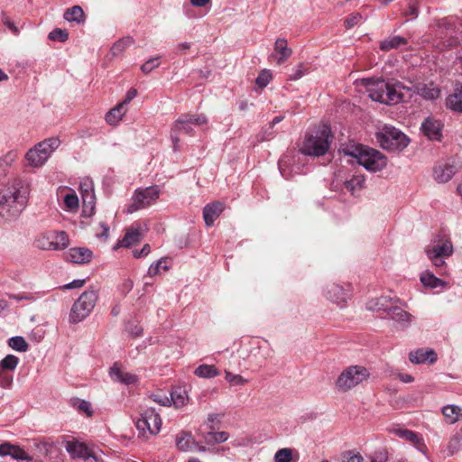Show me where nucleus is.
I'll return each instance as SVG.
<instances>
[{
  "label": "nucleus",
  "mask_w": 462,
  "mask_h": 462,
  "mask_svg": "<svg viewBox=\"0 0 462 462\" xmlns=\"http://www.w3.org/2000/svg\"><path fill=\"white\" fill-rule=\"evenodd\" d=\"M30 185L23 180L15 181L10 188L0 192V216L12 220L26 208Z\"/></svg>",
  "instance_id": "obj_1"
},
{
  "label": "nucleus",
  "mask_w": 462,
  "mask_h": 462,
  "mask_svg": "<svg viewBox=\"0 0 462 462\" xmlns=\"http://www.w3.org/2000/svg\"><path fill=\"white\" fill-rule=\"evenodd\" d=\"M371 99L387 106L404 101L405 87L401 83L390 84L383 79H365L362 80Z\"/></svg>",
  "instance_id": "obj_2"
},
{
  "label": "nucleus",
  "mask_w": 462,
  "mask_h": 462,
  "mask_svg": "<svg viewBox=\"0 0 462 462\" xmlns=\"http://www.w3.org/2000/svg\"><path fill=\"white\" fill-rule=\"evenodd\" d=\"M332 138L329 126L320 125L306 134L300 152L309 156H323L328 151Z\"/></svg>",
  "instance_id": "obj_3"
},
{
  "label": "nucleus",
  "mask_w": 462,
  "mask_h": 462,
  "mask_svg": "<svg viewBox=\"0 0 462 462\" xmlns=\"http://www.w3.org/2000/svg\"><path fill=\"white\" fill-rule=\"evenodd\" d=\"M343 151L371 172L380 171L387 165V158L381 152L364 145L346 147Z\"/></svg>",
  "instance_id": "obj_4"
},
{
  "label": "nucleus",
  "mask_w": 462,
  "mask_h": 462,
  "mask_svg": "<svg viewBox=\"0 0 462 462\" xmlns=\"http://www.w3.org/2000/svg\"><path fill=\"white\" fill-rule=\"evenodd\" d=\"M97 299V291L90 289L84 291L71 307L69 315V322L77 324L87 319L94 310Z\"/></svg>",
  "instance_id": "obj_5"
},
{
  "label": "nucleus",
  "mask_w": 462,
  "mask_h": 462,
  "mask_svg": "<svg viewBox=\"0 0 462 462\" xmlns=\"http://www.w3.org/2000/svg\"><path fill=\"white\" fill-rule=\"evenodd\" d=\"M369 370L363 365H350L345 368L336 381L337 388L343 393L348 392L367 381Z\"/></svg>",
  "instance_id": "obj_6"
},
{
  "label": "nucleus",
  "mask_w": 462,
  "mask_h": 462,
  "mask_svg": "<svg viewBox=\"0 0 462 462\" xmlns=\"http://www.w3.org/2000/svg\"><path fill=\"white\" fill-rule=\"evenodd\" d=\"M60 144L58 138L46 139L37 143L25 155L28 164L35 168L42 166Z\"/></svg>",
  "instance_id": "obj_7"
},
{
  "label": "nucleus",
  "mask_w": 462,
  "mask_h": 462,
  "mask_svg": "<svg viewBox=\"0 0 462 462\" xmlns=\"http://www.w3.org/2000/svg\"><path fill=\"white\" fill-rule=\"evenodd\" d=\"M208 123V118L204 115H182L180 116L171 131V139L173 143L174 150L177 149L180 141L179 134L183 132L186 134L193 135V125H203Z\"/></svg>",
  "instance_id": "obj_8"
},
{
  "label": "nucleus",
  "mask_w": 462,
  "mask_h": 462,
  "mask_svg": "<svg viewBox=\"0 0 462 462\" xmlns=\"http://www.w3.org/2000/svg\"><path fill=\"white\" fill-rule=\"evenodd\" d=\"M160 194L161 189L157 185L135 189L132 197V203L128 206L126 212L131 214L153 205Z\"/></svg>",
  "instance_id": "obj_9"
},
{
  "label": "nucleus",
  "mask_w": 462,
  "mask_h": 462,
  "mask_svg": "<svg viewBox=\"0 0 462 462\" xmlns=\"http://www.w3.org/2000/svg\"><path fill=\"white\" fill-rule=\"evenodd\" d=\"M377 140L383 149L402 150L409 144V138L393 126L385 125L377 134Z\"/></svg>",
  "instance_id": "obj_10"
},
{
  "label": "nucleus",
  "mask_w": 462,
  "mask_h": 462,
  "mask_svg": "<svg viewBox=\"0 0 462 462\" xmlns=\"http://www.w3.org/2000/svg\"><path fill=\"white\" fill-rule=\"evenodd\" d=\"M161 417L153 408L146 409L141 414V418L136 421V428L143 435H145L146 432L157 434L161 430Z\"/></svg>",
  "instance_id": "obj_11"
},
{
  "label": "nucleus",
  "mask_w": 462,
  "mask_h": 462,
  "mask_svg": "<svg viewBox=\"0 0 462 462\" xmlns=\"http://www.w3.org/2000/svg\"><path fill=\"white\" fill-rule=\"evenodd\" d=\"M452 18H444L439 21V26L446 32L443 44L448 47H453L462 42V23L458 26Z\"/></svg>",
  "instance_id": "obj_12"
},
{
  "label": "nucleus",
  "mask_w": 462,
  "mask_h": 462,
  "mask_svg": "<svg viewBox=\"0 0 462 462\" xmlns=\"http://www.w3.org/2000/svg\"><path fill=\"white\" fill-rule=\"evenodd\" d=\"M461 168V164L455 160L439 162L433 169V176L437 182L446 183Z\"/></svg>",
  "instance_id": "obj_13"
},
{
  "label": "nucleus",
  "mask_w": 462,
  "mask_h": 462,
  "mask_svg": "<svg viewBox=\"0 0 462 462\" xmlns=\"http://www.w3.org/2000/svg\"><path fill=\"white\" fill-rule=\"evenodd\" d=\"M39 243V246L44 250H62L69 245V237L64 231H59L43 237Z\"/></svg>",
  "instance_id": "obj_14"
},
{
  "label": "nucleus",
  "mask_w": 462,
  "mask_h": 462,
  "mask_svg": "<svg viewBox=\"0 0 462 462\" xmlns=\"http://www.w3.org/2000/svg\"><path fill=\"white\" fill-rule=\"evenodd\" d=\"M0 456H10L12 458L23 462L32 461V456H30L23 448L11 444L10 442H4L0 444Z\"/></svg>",
  "instance_id": "obj_15"
},
{
  "label": "nucleus",
  "mask_w": 462,
  "mask_h": 462,
  "mask_svg": "<svg viewBox=\"0 0 462 462\" xmlns=\"http://www.w3.org/2000/svg\"><path fill=\"white\" fill-rule=\"evenodd\" d=\"M443 124L440 120L427 117L421 124L422 133L430 140L439 141L442 136Z\"/></svg>",
  "instance_id": "obj_16"
},
{
  "label": "nucleus",
  "mask_w": 462,
  "mask_h": 462,
  "mask_svg": "<svg viewBox=\"0 0 462 462\" xmlns=\"http://www.w3.org/2000/svg\"><path fill=\"white\" fill-rule=\"evenodd\" d=\"M292 54V50L288 47L287 40L278 38L274 43V51L270 55V59L276 60L277 64L284 63Z\"/></svg>",
  "instance_id": "obj_17"
},
{
  "label": "nucleus",
  "mask_w": 462,
  "mask_h": 462,
  "mask_svg": "<svg viewBox=\"0 0 462 462\" xmlns=\"http://www.w3.org/2000/svg\"><path fill=\"white\" fill-rule=\"evenodd\" d=\"M409 360L412 364H433L437 361V354L433 349L419 348L409 354Z\"/></svg>",
  "instance_id": "obj_18"
},
{
  "label": "nucleus",
  "mask_w": 462,
  "mask_h": 462,
  "mask_svg": "<svg viewBox=\"0 0 462 462\" xmlns=\"http://www.w3.org/2000/svg\"><path fill=\"white\" fill-rule=\"evenodd\" d=\"M325 296L328 300L335 302L341 308L346 302L348 295L342 286L332 283L327 286Z\"/></svg>",
  "instance_id": "obj_19"
},
{
  "label": "nucleus",
  "mask_w": 462,
  "mask_h": 462,
  "mask_svg": "<svg viewBox=\"0 0 462 462\" xmlns=\"http://www.w3.org/2000/svg\"><path fill=\"white\" fill-rule=\"evenodd\" d=\"M65 448L72 458L88 459L93 457L91 450L82 442L67 441Z\"/></svg>",
  "instance_id": "obj_20"
},
{
  "label": "nucleus",
  "mask_w": 462,
  "mask_h": 462,
  "mask_svg": "<svg viewBox=\"0 0 462 462\" xmlns=\"http://www.w3.org/2000/svg\"><path fill=\"white\" fill-rule=\"evenodd\" d=\"M397 301V299L394 300L389 296H382L376 299H373L369 300L366 304V308L372 311H383L386 312L387 315L390 312L391 308H393L394 303Z\"/></svg>",
  "instance_id": "obj_21"
},
{
  "label": "nucleus",
  "mask_w": 462,
  "mask_h": 462,
  "mask_svg": "<svg viewBox=\"0 0 462 462\" xmlns=\"http://www.w3.org/2000/svg\"><path fill=\"white\" fill-rule=\"evenodd\" d=\"M387 317L395 321L401 328H408L412 321V316L396 305L391 308Z\"/></svg>",
  "instance_id": "obj_22"
},
{
  "label": "nucleus",
  "mask_w": 462,
  "mask_h": 462,
  "mask_svg": "<svg viewBox=\"0 0 462 462\" xmlns=\"http://www.w3.org/2000/svg\"><path fill=\"white\" fill-rule=\"evenodd\" d=\"M223 210L224 204L219 201L208 204L203 210V218L206 225L208 226H211Z\"/></svg>",
  "instance_id": "obj_23"
},
{
  "label": "nucleus",
  "mask_w": 462,
  "mask_h": 462,
  "mask_svg": "<svg viewBox=\"0 0 462 462\" xmlns=\"http://www.w3.org/2000/svg\"><path fill=\"white\" fill-rule=\"evenodd\" d=\"M110 376L114 381L120 382L126 385L134 384L137 382V376L135 374L125 372L116 365L111 367Z\"/></svg>",
  "instance_id": "obj_24"
},
{
  "label": "nucleus",
  "mask_w": 462,
  "mask_h": 462,
  "mask_svg": "<svg viewBox=\"0 0 462 462\" xmlns=\"http://www.w3.org/2000/svg\"><path fill=\"white\" fill-rule=\"evenodd\" d=\"M68 257L76 263H85L92 259V252L85 247H74L69 251Z\"/></svg>",
  "instance_id": "obj_25"
},
{
  "label": "nucleus",
  "mask_w": 462,
  "mask_h": 462,
  "mask_svg": "<svg viewBox=\"0 0 462 462\" xmlns=\"http://www.w3.org/2000/svg\"><path fill=\"white\" fill-rule=\"evenodd\" d=\"M425 253L433 254L434 256H443L447 258L453 254V245L451 241L445 240L441 244L427 247Z\"/></svg>",
  "instance_id": "obj_26"
},
{
  "label": "nucleus",
  "mask_w": 462,
  "mask_h": 462,
  "mask_svg": "<svg viewBox=\"0 0 462 462\" xmlns=\"http://www.w3.org/2000/svg\"><path fill=\"white\" fill-rule=\"evenodd\" d=\"M420 279L423 286L430 289H444L448 285L445 281L436 277L432 273L428 271L421 273Z\"/></svg>",
  "instance_id": "obj_27"
},
{
  "label": "nucleus",
  "mask_w": 462,
  "mask_h": 462,
  "mask_svg": "<svg viewBox=\"0 0 462 462\" xmlns=\"http://www.w3.org/2000/svg\"><path fill=\"white\" fill-rule=\"evenodd\" d=\"M442 414L448 424H454L462 419V408L457 405L448 404L442 408Z\"/></svg>",
  "instance_id": "obj_28"
},
{
  "label": "nucleus",
  "mask_w": 462,
  "mask_h": 462,
  "mask_svg": "<svg viewBox=\"0 0 462 462\" xmlns=\"http://www.w3.org/2000/svg\"><path fill=\"white\" fill-rule=\"evenodd\" d=\"M176 446L179 450L187 452L192 451L194 446H198L190 433L182 432L176 437Z\"/></svg>",
  "instance_id": "obj_29"
},
{
  "label": "nucleus",
  "mask_w": 462,
  "mask_h": 462,
  "mask_svg": "<svg viewBox=\"0 0 462 462\" xmlns=\"http://www.w3.org/2000/svg\"><path fill=\"white\" fill-rule=\"evenodd\" d=\"M446 105L449 109L462 113V85L447 97Z\"/></svg>",
  "instance_id": "obj_30"
},
{
  "label": "nucleus",
  "mask_w": 462,
  "mask_h": 462,
  "mask_svg": "<svg viewBox=\"0 0 462 462\" xmlns=\"http://www.w3.org/2000/svg\"><path fill=\"white\" fill-rule=\"evenodd\" d=\"M127 108L124 104L119 103L106 115V121L111 125H116L125 115Z\"/></svg>",
  "instance_id": "obj_31"
},
{
  "label": "nucleus",
  "mask_w": 462,
  "mask_h": 462,
  "mask_svg": "<svg viewBox=\"0 0 462 462\" xmlns=\"http://www.w3.org/2000/svg\"><path fill=\"white\" fill-rule=\"evenodd\" d=\"M208 429L210 430V431L203 434V439L207 444L223 443L226 441L229 438L228 433L226 431H213V425H209Z\"/></svg>",
  "instance_id": "obj_32"
},
{
  "label": "nucleus",
  "mask_w": 462,
  "mask_h": 462,
  "mask_svg": "<svg viewBox=\"0 0 462 462\" xmlns=\"http://www.w3.org/2000/svg\"><path fill=\"white\" fill-rule=\"evenodd\" d=\"M365 176L362 174H354L350 179L344 180L345 188L354 194L362 189L365 186Z\"/></svg>",
  "instance_id": "obj_33"
},
{
  "label": "nucleus",
  "mask_w": 462,
  "mask_h": 462,
  "mask_svg": "<svg viewBox=\"0 0 462 462\" xmlns=\"http://www.w3.org/2000/svg\"><path fill=\"white\" fill-rule=\"evenodd\" d=\"M63 17L69 22H76L77 23H83L85 22V14L83 9L79 5H74L71 8H68Z\"/></svg>",
  "instance_id": "obj_34"
},
{
  "label": "nucleus",
  "mask_w": 462,
  "mask_h": 462,
  "mask_svg": "<svg viewBox=\"0 0 462 462\" xmlns=\"http://www.w3.org/2000/svg\"><path fill=\"white\" fill-rule=\"evenodd\" d=\"M416 92L425 99L434 100L439 96V89L432 84H420L416 86Z\"/></svg>",
  "instance_id": "obj_35"
},
{
  "label": "nucleus",
  "mask_w": 462,
  "mask_h": 462,
  "mask_svg": "<svg viewBox=\"0 0 462 462\" xmlns=\"http://www.w3.org/2000/svg\"><path fill=\"white\" fill-rule=\"evenodd\" d=\"M141 239V233L138 229L130 228L126 231L123 239L118 243V246L130 247L131 245L138 243Z\"/></svg>",
  "instance_id": "obj_36"
},
{
  "label": "nucleus",
  "mask_w": 462,
  "mask_h": 462,
  "mask_svg": "<svg viewBox=\"0 0 462 462\" xmlns=\"http://www.w3.org/2000/svg\"><path fill=\"white\" fill-rule=\"evenodd\" d=\"M407 44V40L402 36H393L383 40L380 43V49L383 51H388L393 49H397L400 46Z\"/></svg>",
  "instance_id": "obj_37"
},
{
  "label": "nucleus",
  "mask_w": 462,
  "mask_h": 462,
  "mask_svg": "<svg viewBox=\"0 0 462 462\" xmlns=\"http://www.w3.org/2000/svg\"><path fill=\"white\" fill-rule=\"evenodd\" d=\"M194 374L199 378H214L219 374L218 370L212 365H200L194 370Z\"/></svg>",
  "instance_id": "obj_38"
},
{
  "label": "nucleus",
  "mask_w": 462,
  "mask_h": 462,
  "mask_svg": "<svg viewBox=\"0 0 462 462\" xmlns=\"http://www.w3.org/2000/svg\"><path fill=\"white\" fill-rule=\"evenodd\" d=\"M394 433L401 439L412 443L414 446H416L418 448L420 445H422L421 439L419 437V435L411 430L400 428V429L394 430Z\"/></svg>",
  "instance_id": "obj_39"
},
{
  "label": "nucleus",
  "mask_w": 462,
  "mask_h": 462,
  "mask_svg": "<svg viewBox=\"0 0 462 462\" xmlns=\"http://www.w3.org/2000/svg\"><path fill=\"white\" fill-rule=\"evenodd\" d=\"M83 201V213L85 216H91L94 213L96 196L95 192H88L81 195Z\"/></svg>",
  "instance_id": "obj_40"
},
{
  "label": "nucleus",
  "mask_w": 462,
  "mask_h": 462,
  "mask_svg": "<svg viewBox=\"0 0 462 462\" xmlns=\"http://www.w3.org/2000/svg\"><path fill=\"white\" fill-rule=\"evenodd\" d=\"M63 203L67 210L75 211L79 208V201L74 190L69 189L63 197Z\"/></svg>",
  "instance_id": "obj_41"
},
{
  "label": "nucleus",
  "mask_w": 462,
  "mask_h": 462,
  "mask_svg": "<svg viewBox=\"0 0 462 462\" xmlns=\"http://www.w3.org/2000/svg\"><path fill=\"white\" fill-rule=\"evenodd\" d=\"M134 43V40L131 37H124L114 43L111 48V54L117 56L121 54L125 49L130 47Z\"/></svg>",
  "instance_id": "obj_42"
},
{
  "label": "nucleus",
  "mask_w": 462,
  "mask_h": 462,
  "mask_svg": "<svg viewBox=\"0 0 462 462\" xmlns=\"http://www.w3.org/2000/svg\"><path fill=\"white\" fill-rule=\"evenodd\" d=\"M188 397L186 392L183 390H175L171 393V404L172 403L176 408L183 407L187 402Z\"/></svg>",
  "instance_id": "obj_43"
},
{
  "label": "nucleus",
  "mask_w": 462,
  "mask_h": 462,
  "mask_svg": "<svg viewBox=\"0 0 462 462\" xmlns=\"http://www.w3.org/2000/svg\"><path fill=\"white\" fill-rule=\"evenodd\" d=\"M19 363V358L14 355H8L0 362V369L12 372Z\"/></svg>",
  "instance_id": "obj_44"
},
{
  "label": "nucleus",
  "mask_w": 462,
  "mask_h": 462,
  "mask_svg": "<svg viewBox=\"0 0 462 462\" xmlns=\"http://www.w3.org/2000/svg\"><path fill=\"white\" fill-rule=\"evenodd\" d=\"M8 346L14 350L25 352L28 349V343L23 337H13L8 341Z\"/></svg>",
  "instance_id": "obj_45"
},
{
  "label": "nucleus",
  "mask_w": 462,
  "mask_h": 462,
  "mask_svg": "<svg viewBox=\"0 0 462 462\" xmlns=\"http://www.w3.org/2000/svg\"><path fill=\"white\" fill-rule=\"evenodd\" d=\"M48 38L53 42H65L69 39V33L66 30L56 28L49 33Z\"/></svg>",
  "instance_id": "obj_46"
},
{
  "label": "nucleus",
  "mask_w": 462,
  "mask_h": 462,
  "mask_svg": "<svg viewBox=\"0 0 462 462\" xmlns=\"http://www.w3.org/2000/svg\"><path fill=\"white\" fill-rule=\"evenodd\" d=\"M292 459V450L289 448L279 449L274 455L275 462H291Z\"/></svg>",
  "instance_id": "obj_47"
},
{
  "label": "nucleus",
  "mask_w": 462,
  "mask_h": 462,
  "mask_svg": "<svg viewBox=\"0 0 462 462\" xmlns=\"http://www.w3.org/2000/svg\"><path fill=\"white\" fill-rule=\"evenodd\" d=\"M462 448V436H459L457 433L454 435L448 445V449L450 455L457 452Z\"/></svg>",
  "instance_id": "obj_48"
},
{
  "label": "nucleus",
  "mask_w": 462,
  "mask_h": 462,
  "mask_svg": "<svg viewBox=\"0 0 462 462\" xmlns=\"http://www.w3.org/2000/svg\"><path fill=\"white\" fill-rule=\"evenodd\" d=\"M160 59L161 56L149 59L145 63L142 65L141 70L145 74L150 73L160 66Z\"/></svg>",
  "instance_id": "obj_49"
},
{
  "label": "nucleus",
  "mask_w": 462,
  "mask_h": 462,
  "mask_svg": "<svg viewBox=\"0 0 462 462\" xmlns=\"http://www.w3.org/2000/svg\"><path fill=\"white\" fill-rule=\"evenodd\" d=\"M404 16H411V19H415L419 14V2L418 0H409L407 10L403 11Z\"/></svg>",
  "instance_id": "obj_50"
},
{
  "label": "nucleus",
  "mask_w": 462,
  "mask_h": 462,
  "mask_svg": "<svg viewBox=\"0 0 462 462\" xmlns=\"http://www.w3.org/2000/svg\"><path fill=\"white\" fill-rule=\"evenodd\" d=\"M271 79V72L267 69H263L259 73L255 82L260 88H264L269 84Z\"/></svg>",
  "instance_id": "obj_51"
},
{
  "label": "nucleus",
  "mask_w": 462,
  "mask_h": 462,
  "mask_svg": "<svg viewBox=\"0 0 462 462\" xmlns=\"http://www.w3.org/2000/svg\"><path fill=\"white\" fill-rule=\"evenodd\" d=\"M226 380L233 385H244L247 383L240 374H234L228 371H226Z\"/></svg>",
  "instance_id": "obj_52"
},
{
  "label": "nucleus",
  "mask_w": 462,
  "mask_h": 462,
  "mask_svg": "<svg viewBox=\"0 0 462 462\" xmlns=\"http://www.w3.org/2000/svg\"><path fill=\"white\" fill-rule=\"evenodd\" d=\"M13 383V374L11 372L0 369V386L8 388Z\"/></svg>",
  "instance_id": "obj_53"
},
{
  "label": "nucleus",
  "mask_w": 462,
  "mask_h": 462,
  "mask_svg": "<svg viewBox=\"0 0 462 462\" xmlns=\"http://www.w3.org/2000/svg\"><path fill=\"white\" fill-rule=\"evenodd\" d=\"M164 262L163 259H161L159 261H157L156 263H152L148 269V272H147V275L149 277H153L157 274L160 273V270L161 268H163L164 270H167L168 267L166 265H163L162 266V263Z\"/></svg>",
  "instance_id": "obj_54"
},
{
  "label": "nucleus",
  "mask_w": 462,
  "mask_h": 462,
  "mask_svg": "<svg viewBox=\"0 0 462 462\" xmlns=\"http://www.w3.org/2000/svg\"><path fill=\"white\" fill-rule=\"evenodd\" d=\"M16 159V154L14 152H9L0 158V168L10 166Z\"/></svg>",
  "instance_id": "obj_55"
},
{
  "label": "nucleus",
  "mask_w": 462,
  "mask_h": 462,
  "mask_svg": "<svg viewBox=\"0 0 462 462\" xmlns=\"http://www.w3.org/2000/svg\"><path fill=\"white\" fill-rule=\"evenodd\" d=\"M79 190L81 195L94 191L93 181L88 178L82 180L79 184Z\"/></svg>",
  "instance_id": "obj_56"
},
{
  "label": "nucleus",
  "mask_w": 462,
  "mask_h": 462,
  "mask_svg": "<svg viewBox=\"0 0 462 462\" xmlns=\"http://www.w3.org/2000/svg\"><path fill=\"white\" fill-rule=\"evenodd\" d=\"M2 22L12 32L13 34L18 35L20 33V29L18 26L5 14H3Z\"/></svg>",
  "instance_id": "obj_57"
},
{
  "label": "nucleus",
  "mask_w": 462,
  "mask_h": 462,
  "mask_svg": "<svg viewBox=\"0 0 462 462\" xmlns=\"http://www.w3.org/2000/svg\"><path fill=\"white\" fill-rule=\"evenodd\" d=\"M53 447L54 443L52 441H50L49 439H42L37 445L39 450L44 455H48L51 451Z\"/></svg>",
  "instance_id": "obj_58"
},
{
  "label": "nucleus",
  "mask_w": 462,
  "mask_h": 462,
  "mask_svg": "<svg viewBox=\"0 0 462 462\" xmlns=\"http://www.w3.org/2000/svg\"><path fill=\"white\" fill-rule=\"evenodd\" d=\"M290 161L289 155H284L278 162L280 172L285 179L289 178V174L286 173V167L290 164Z\"/></svg>",
  "instance_id": "obj_59"
},
{
  "label": "nucleus",
  "mask_w": 462,
  "mask_h": 462,
  "mask_svg": "<svg viewBox=\"0 0 462 462\" xmlns=\"http://www.w3.org/2000/svg\"><path fill=\"white\" fill-rule=\"evenodd\" d=\"M362 20V15L358 13L351 14L349 17H347L345 21L346 27L347 29H350L354 27L355 25L358 24L360 21Z\"/></svg>",
  "instance_id": "obj_60"
},
{
  "label": "nucleus",
  "mask_w": 462,
  "mask_h": 462,
  "mask_svg": "<svg viewBox=\"0 0 462 462\" xmlns=\"http://www.w3.org/2000/svg\"><path fill=\"white\" fill-rule=\"evenodd\" d=\"M306 73L307 69L302 64H299L293 70L292 74L290 75V79L298 80L300 78H302Z\"/></svg>",
  "instance_id": "obj_61"
},
{
  "label": "nucleus",
  "mask_w": 462,
  "mask_h": 462,
  "mask_svg": "<svg viewBox=\"0 0 462 462\" xmlns=\"http://www.w3.org/2000/svg\"><path fill=\"white\" fill-rule=\"evenodd\" d=\"M78 409L79 411L86 413L88 416L92 415V409L89 402L84 400L80 401Z\"/></svg>",
  "instance_id": "obj_62"
},
{
  "label": "nucleus",
  "mask_w": 462,
  "mask_h": 462,
  "mask_svg": "<svg viewBox=\"0 0 462 462\" xmlns=\"http://www.w3.org/2000/svg\"><path fill=\"white\" fill-rule=\"evenodd\" d=\"M127 330L133 337H140L143 334V328L136 324H129Z\"/></svg>",
  "instance_id": "obj_63"
},
{
  "label": "nucleus",
  "mask_w": 462,
  "mask_h": 462,
  "mask_svg": "<svg viewBox=\"0 0 462 462\" xmlns=\"http://www.w3.org/2000/svg\"><path fill=\"white\" fill-rule=\"evenodd\" d=\"M387 461V457L385 455V453L383 452H375L372 457H371V462H386Z\"/></svg>",
  "instance_id": "obj_64"
}]
</instances>
